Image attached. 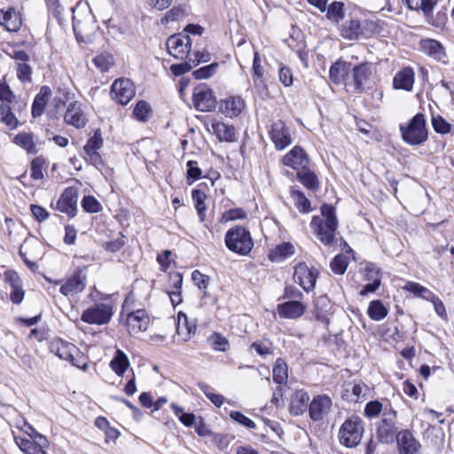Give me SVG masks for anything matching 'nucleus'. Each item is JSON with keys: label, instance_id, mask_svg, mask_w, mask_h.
Here are the masks:
<instances>
[{"label": "nucleus", "instance_id": "nucleus-38", "mask_svg": "<svg viewBox=\"0 0 454 454\" xmlns=\"http://www.w3.org/2000/svg\"><path fill=\"white\" fill-rule=\"evenodd\" d=\"M367 313L371 319L380 321L387 317V309L380 300H374L370 302Z\"/></svg>", "mask_w": 454, "mask_h": 454}, {"label": "nucleus", "instance_id": "nucleus-41", "mask_svg": "<svg viewBox=\"0 0 454 454\" xmlns=\"http://www.w3.org/2000/svg\"><path fill=\"white\" fill-rule=\"evenodd\" d=\"M152 113V108L149 103L145 100L138 101L133 110V116L137 121L145 122L148 121L150 114Z\"/></svg>", "mask_w": 454, "mask_h": 454}, {"label": "nucleus", "instance_id": "nucleus-11", "mask_svg": "<svg viewBox=\"0 0 454 454\" xmlns=\"http://www.w3.org/2000/svg\"><path fill=\"white\" fill-rule=\"evenodd\" d=\"M351 76H349L348 85L353 86V91L361 93L365 90L372 75V65L364 62L354 67L351 66Z\"/></svg>", "mask_w": 454, "mask_h": 454}, {"label": "nucleus", "instance_id": "nucleus-22", "mask_svg": "<svg viewBox=\"0 0 454 454\" xmlns=\"http://www.w3.org/2000/svg\"><path fill=\"white\" fill-rule=\"evenodd\" d=\"M277 310L281 318L296 319L304 314L306 306L298 300L288 301L278 304Z\"/></svg>", "mask_w": 454, "mask_h": 454}, {"label": "nucleus", "instance_id": "nucleus-37", "mask_svg": "<svg viewBox=\"0 0 454 454\" xmlns=\"http://www.w3.org/2000/svg\"><path fill=\"white\" fill-rule=\"evenodd\" d=\"M290 193L292 198L295 200L296 207L301 213H309L311 211L310 200L306 198L301 191L292 187Z\"/></svg>", "mask_w": 454, "mask_h": 454}, {"label": "nucleus", "instance_id": "nucleus-21", "mask_svg": "<svg viewBox=\"0 0 454 454\" xmlns=\"http://www.w3.org/2000/svg\"><path fill=\"white\" fill-rule=\"evenodd\" d=\"M351 66L352 65L349 62L344 61L342 59H338L330 67V80L337 85L341 83H345L346 85H348Z\"/></svg>", "mask_w": 454, "mask_h": 454}, {"label": "nucleus", "instance_id": "nucleus-28", "mask_svg": "<svg viewBox=\"0 0 454 454\" xmlns=\"http://www.w3.org/2000/svg\"><path fill=\"white\" fill-rule=\"evenodd\" d=\"M414 71L407 67L396 73L393 80L395 89L411 91L414 84Z\"/></svg>", "mask_w": 454, "mask_h": 454}, {"label": "nucleus", "instance_id": "nucleus-8", "mask_svg": "<svg viewBox=\"0 0 454 454\" xmlns=\"http://www.w3.org/2000/svg\"><path fill=\"white\" fill-rule=\"evenodd\" d=\"M369 25H372V23L368 20L350 19L341 24L340 33L346 40H358L369 36Z\"/></svg>", "mask_w": 454, "mask_h": 454}, {"label": "nucleus", "instance_id": "nucleus-43", "mask_svg": "<svg viewBox=\"0 0 454 454\" xmlns=\"http://www.w3.org/2000/svg\"><path fill=\"white\" fill-rule=\"evenodd\" d=\"M0 115L1 121L6 124L10 129H12L17 127L18 120L12 112V107L10 104L0 105Z\"/></svg>", "mask_w": 454, "mask_h": 454}, {"label": "nucleus", "instance_id": "nucleus-24", "mask_svg": "<svg viewBox=\"0 0 454 454\" xmlns=\"http://www.w3.org/2000/svg\"><path fill=\"white\" fill-rule=\"evenodd\" d=\"M64 121L67 124L72 125L76 129H82L86 126L87 119L81 109V105L77 101L69 104L64 116Z\"/></svg>", "mask_w": 454, "mask_h": 454}, {"label": "nucleus", "instance_id": "nucleus-23", "mask_svg": "<svg viewBox=\"0 0 454 454\" xmlns=\"http://www.w3.org/2000/svg\"><path fill=\"white\" fill-rule=\"evenodd\" d=\"M85 279V276L82 275L80 270H75L60 286V293L67 296L82 292L86 286Z\"/></svg>", "mask_w": 454, "mask_h": 454}, {"label": "nucleus", "instance_id": "nucleus-3", "mask_svg": "<svg viewBox=\"0 0 454 454\" xmlns=\"http://www.w3.org/2000/svg\"><path fill=\"white\" fill-rule=\"evenodd\" d=\"M364 432L363 419L357 415H353L348 418L339 429L340 443L347 448H355L360 443Z\"/></svg>", "mask_w": 454, "mask_h": 454}, {"label": "nucleus", "instance_id": "nucleus-60", "mask_svg": "<svg viewBox=\"0 0 454 454\" xmlns=\"http://www.w3.org/2000/svg\"><path fill=\"white\" fill-rule=\"evenodd\" d=\"M294 41V37L291 36V38L289 40H287V44L290 48L295 50L299 59H301V61L305 65L307 66L308 64V51H306V46H305V43L303 41H301L299 43H297V44L294 46L291 43L290 41Z\"/></svg>", "mask_w": 454, "mask_h": 454}, {"label": "nucleus", "instance_id": "nucleus-4", "mask_svg": "<svg viewBox=\"0 0 454 454\" xmlns=\"http://www.w3.org/2000/svg\"><path fill=\"white\" fill-rule=\"evenodd\" d=\"M402 138L410 145H419L427 140L426 119L423 114H415L410 122L404 126L400 125Z\"/></svg>", "mask_w": 454, "mask_h": 454}, {"label": "nucleus", "instance_id": "nucleus-19", "mask_svg": "<svg viewBox=\"0 0 454 454\" xmlns=\"http://www.w3.org/2000/svg\"><path fill=\"white\" fill-rule=\"evenodd\" d=\"M282 161L284 165L294 169H305L309 167V158L302 147L295 145L283 157Z\"/></svg>", "mask_w": 454, "mask_h": 454}, {"label": "nucleus", "instance_id": "nucleus-46", "mask_svg": "<svg viewBox=\"0 0 454 454\" xmlns=\"http://www.w3.org/2000/svg\"><path fill=\"white\" fill-rule=\"evenodd\" d=\"M171 408L180 422L185 427H192L194 424L195 416L193 413L185 412L182 407L176 403H172Z\"/></svg>", "mask_w": 454, "mask_h": 454}, {"label": "nucleus", "instance_id": "nucleus-49", "mask_svg": "<svg viewBox=\"0 0 454 454\" xmlns=\"http://www.w3.org/2000/svg\"><path fill=\"white\" fill-rule=\"evenodd\" d=\"M209 341L215 350L225 352L229 349V340L219 333H214L209 337Z\"/></svg>", "mask_w": 454, "mask_h": 454}, {"label": "nucleus", "instance_id": "nucleus-54", "mask_svg": "<svg viewBox=\"0 0 454 454\" xmlns=\"http://www.w3.org/2000/svg\"><path fill=\"white\" fill-rule=\"evenodd\" d=\"M103 145V138L101 135V131L97 129L94 132V135L90 137L83 146L84 152L97 151L100 149Z\"/></svg>", "mask_w": 454, "mask_h": 454}, {"label": "nucleus", "instance_id": "nucleus-39", "mask_svg": "<svg viewBox=\"0 0 454 454\" xmlns=\"http://www.w3.org/2000/svg\"><path fill=\"white\" fill-rule=\"evenodd\" d=\"M326 18L334 22H340L344 18V4L334 1L326 7Z\"/></svg>", "mask_w": 454, "mask_h": 454}, {"label": "nucleus", "instance_id": "nucleus-16", "mask_svg": "<svg viewBox=\"0 0 454 454\" xmlns=\"http://www.w3.org/2000/svg\"><path fill=\"white\" fill-rule=\"evenodd\" d=\"M332 399L326 395H317L313 397L309 404V419L317 422L322 420L331 411Z\"/></svg>", "mask_w": 454, "mask_h": 454}, {"label": "nucleus", "instance_id": "nucleus-2", "mask_svg": "<svg viewBox=\"0 0 454 454\" xmlns=\"http://www.w3.org/2000/svg\"><path fill=\"white\" fill-rule=\"evenodd\" d=\"M224 242L230 251L240 255H247L254 247V241L249 231L239 225L227 231Z\"/></svg>", "mask_w": 454, "mask_h": 454}, {"label": "nucleus", "instance_id": "nucleus-45", "mask_svg": "<svg viewBox=\"0 0 454 454\" xmlns=\"http://www.w3.org/2000/svg\"><path fill=\"white\" fill-rule=\"evenodd\" d=\"M330 307V300L325 295L318 296L315 301V315L316 318L320 321L325 319L327 308Z\"/></svg>", "mask_w": 454, "mask_h": 454}, {"label": "nucleus", "instance_id": "nucleus-30", "mask_svg": "<svg viewBox=\"0 0 454 454\" xmlns=\"http://www.w3.org/2000/svg\"><path fill=\"white\" fill-rule=\"evenodd\" d=\"M295 252L294 247L290 242H282L270 251L268 257L271 262H280L292 256Z\"/></svg>", "mask_w": 454, "mask_h": 454}, {"label": "nucleus", "instance_id": "nucleus-48", "mask_svg": "<svg viewBox=\"0 0 454 454\" xmlns=\"http://www.w3.org/2000/svg\"><path fill=\"white\" fill-rule=\"evenodd\" d=\"M17 78L22 83H30L32 82L33 68L27 63H17Z\"/></svg>", "mask_w": 454, "mask_h": 454}, {"label": "nucleus", "instance_id": "nucleus-14", "mask_svg": "<svg viewBox=\"0 0 454 454\" xmlns=\"http://www.w3.org/2000/svg\"><path fill=\"white\" fill-rule=\"evenodd\" d=\"M168 53L177 59H184L187 57L192 48V41L188 35L176 34L167 40Z\"/></svg>", "mask_w": 454, "mask_h": 454}, {"label": "nucleus", "instance_id": "nucleus-1", "mask_svg": "<svg viewBox=\"0 0 454 454\" xmlns=\"http://www.w3.org/2000/svg\"><path fill=\"white\" fill-rule=\"evenodd\" d=\"M323 217L314 215L310 227L316 237L326 247H333L336 243V231L339 225L335 208L330 204H323L320 207Z\"/></svg>", "mask_w": 454, "mask_h": 454}, {"label": "nucleus", "instance_id": "nucleus-26", "mask_svg": "<svg viewBox=\"0 0 454 454\" xmlns=\"http://www.w3.org/2000/svg\"><path fill=\"white\" fill-rule=\"evenodd\" d=\"M367 391L368 387L364 382H348L344 385L341 397L347 402L356 403L366 396Z\"/></svg>", "mask_w": 454, "mask_h": 454}, {"label": "nucleus", "instance_id": "nucleus-63", "mask_svg": "<svg viewBox=\"0 0 454 454\" xmlns=\"http://www.w3.org/2000/svg\"><path fill=\"white\" fill-rule=\"evenodd\" d=\"M254 86L255 90H257V93L260 95V97L264 99L269 95V90L267 84L263 79V76L262 77H253Z\"/></svg>", "mask_w": 454, "mask_h": 454}, {"label": "nucleus", "instance_id": "nucleus-40", "mask_svg": "<svg viewBox=\"0 0 454 454\" xmlns=\"http://www.w3.org/2000/svg\"><path fill=\"white\" fill-rule=\"evenodd\" d=\"M348 264V257L343 254H339L331 261L330 268L334 274L343 275L346 272Z\"/></svg>", "mask_w": 454, "mask_h": 454}, {"label": "nucleus", "instance_id": "nucleus-18", "mask_svg": "<svg viewBox=\"0 0 454 454\" xmlns=\"http://www.w3.org/2000/svg\"><path fill=\"white\" fill-rule=\"evenodd\" d=\"M419 50L434 60L447 64L448 56L443 45L435 39L424 38L419 41Z\"/></svg>", "mask_w": 454, "mask_h": 454}, {"label": "nucleus", "instance_id": "nucleus-32", "mask_svg": "<svg viewBox=\"0 0 454 454\" xmlns=\"http://www.w3.org/2000/svg\"><path fill=\"white\" fill-rule=\"evenodd\" d=\"M109 365L118 376H122L129 366V360L122 350L117 349Z\"/></svg>", "mask_w": 454, "mask_h": 454}, {"label": "nucleus", "instance_id": "nucleus-57", "mask_svg": "<svg viewBox=\"0 0 454 454\" xmlns=\"http://www.w3.org/2000/svg\"><path fill=\"white\" fill-rule=\"evenodd\" d=\"M383 405L382 403L378 401H370L365 404L364 407V415L368 418H375L377 417L380 412L383 413Z\"/></svg>", "mask_w": 454, "mask_h": 454}, {"label": "nucleus", "instance_id": "nucleus-31", "mask_svg": "<svg viewBox=\"0 0 454 454\" xmlns=\"http://www.w3.org/2000/svg\"><path fill=\"white\" fill-rule=\"evenodd\" d=\"M196 328V325L188 321L185 314L179 313L178 322L176 325V333L183 339V340L187 341L190 340L191 336L195 333Z\"/></svg>", "mask_w": 454, "mask_h": 454}, {"label": "nucleus", "instance_id": "nucleus-59", "mask_svg": "<svg viewBox=\"0 0 454 454\" xmlns=\"http://www.w3.org/2000/svg\"><path fill=\"white\" fill-rule=\"evenodd\" d=\"M192 279L199 289L204 292V296H206V289L208 286L209 277L196 270L192 273Z\"/></svg>", "mask_w": 454, "mask_h": 454}, {"label": "nucleus", "instance_id": "nucleus-52", "mask_svg": "<svg viewBox=\"0 0 454 454\" xmlns=\"http://www.w3.org/2000/svg\"><path fill=\"white\" fill-rule=\"evenodd\" d=\"M45 164V159L43 156L35 158L31 162V178L40 180L43 178V168Z\"/></svg>", "mask_w": 454, "mask_h": 454}, {"label": "nucleus", "instance_id": "nucleus-10", "mask_svg": "<svg viewBox=\"0 0 454 454\" xmlns=\"http://www.w3.org/2000/svg\"><path fill=\"white\" fill-rule=\"evenodd\" d=\"M50 349L59 358L69 361L77 367H82L83 369L87 367L86 364L81 366L78 362H75V356H80L81 352L73 343L62 339H56L51 342Z\"/></svg>", "mask_w": 454, "mask_h": 454}, {"label": "nucleus", "instance_id": "nucleus-15", "mask_svg": "<svg viewBox=\"0 0 454 454\" xmlns=\"http://www.w3.org/2000/svg\"><path fill=\"white\" fill-rule=\"evenodd\" d=\"M77 201L78 189L74 186L67 187L58 200L56 208L67 214L68 217L73 218L78 211Z\"/></svg>", "mask_w": 454, "mask_h": 454}, {"label": "nucleus", "instance_id": "nucleus-62", "mask_svg": "<svg viewBox=\"0 0 454 454\" xmlns=\"http://www.w3.org/2000/svg\"><path fill=\"white\" fill-rule=\"evenodd\" d=\"M4 280L6 284H8L11 288L12 286L22 284V280L18 274V272L14 270H7L4 273Z\"/></svg>", "mask_w": 454, "mask_h": 454}, {"label": "nucleus", "instance_id": "nucleus-55", "mask_svg": "<svg viewBox=\"0 0 454 454\" xmlns=\"http://www.w3.org/2000/svg\"><path fill=\"white\" fill-rule=\"evenodd\" d=\"M217 67V63H212L210 65L201 67L199 69L195 70L192 73V75L197 80L207 79L211 77L215 73Z\"/></svg>", "mask_w": 454, "mask_h": 454}, {"label": "nucleus", "instance_id": "nucleus-5", "mask_svg": "<svg viewBox=\"0 0 454 454\" xmlns=\"http://www.w3.org/2000/svg\"><path fill=\"white\" fill-rule=\"evenodd\" d=\"M396 411L389 406L384 408L381 419L376 423V437L380 443L392 444L399 434Z\"/></svg>", "mask_w": 454, "mask_h": 454}, {"label": "nucleus", "instance_id": "nucleus-56", "mask_svg": "<svg viewBox=\"0 0 454 454\" xmlns=\"http://www.w3.org/2000/svg\"><path fill=\"white\" fill-rule=\"evenodd\" d=\"M230 418L231 419H233L235 422L242 425L243 427H247V428H249V429H254L255 428V423L250 419L249 418H247V416H245L242 412L240 411H231L230 412Z\"/></svg>", "mask_w": 454, "mask_h": 454}, {"label": "nucleus", "instance_id": "nucleus-33", "mask_svg": "<svg viewBox=\"0 0 454 454\" xmlns=\"http://www.w3.org/2000/svg\"><path fill=\"white\" fill-rule=\"evenodd\" d=\"M297 179L310 191H317L319 188V181L317 175L308 167L297 172Z\"/></svg>", "mask_w": 454, "mask_h": 454}, {"label": "nucleus", "instance_id": "nucleus-27", "mask_svg": "<svg viewBox=\"0 0 454 454\" xmlns=\"http://www.w3.org/2000/svg\"><path fill=\"white\" fill-rule=\"evenodd\" d=\"M51 94V90L49 86L43 85L40 88L32 104L31 114L34 118H38L43 115Z\"/></svg>", "mask_w": 454, "mask_h": 454}, {"label": "nucleus", "instance_id": "nucleus-64", "mask_svg": "<svg viewBox=\"0 0 454 454\" xmlns=\"http://www.w3.org/2000/svg\"><path fill=\"white\" fill-rule=\"evenodd\" d=\"M279 81L286 87L291 86L293 84V73L291 69L287 67H282L278 71Z\"/></svg>", "mask_w": 454, "mask_h": 454}, {"label": "nucleus", "instance_id": "nucleus-44", "mask_svg": "<svg viewBox=\"0 0 454 454\" xmlns=\"http://www.w3.org/2000/svg\"><path fill=\"white\" fill-rule=\"evenodd\" d=\"M406 289L411 292V294L421 297L427 301H431L434 299V296L435 295L433 292H431L427 287L421 286L419 283L415 282H408Z\"/></svg>", "mask_w": 454, "mask_h": 454}, {"label": "nucleus", "instance_id": "nucleus-12", "mask_svg": "<svg viewBox=\"0 0 454 454\" xmlns=\"http://www.w3.org/2000/svg\"><path fill=\"white\" fill-rule=\"evenodd\" d=\"M318 275L319 271L316 268H309L305 262H300L294 267V279L307 293L315 288Z\"/></svg>", "mask_w": 454, "mask_h": 454}, {"label": "nucleus", "instance_id": "nucleus-53", "mask_svg": "<svg viewBox=\"0 0 454 454\" xmlns=\"http://www.w3.org/2000/svg\"><path fill=\"white\" fill-rule=\"evenodd\" d=\"M92 62L98 69H100L101 72H106L109 70L113 64V58L109 54L102 53L97 55L92 59Z\"/></svg>", "mask_w": 454, "mask_h": 454}, {"label": "nucleus", "instance_id": "nucleus-34", "mask_svg": "<svg viewBox=\"0 0 454 454\" xmlns=\"http://www.w3.org/2000/svg\"><path fill=\"white\" fill-rule=\"evenodd\" d=\"M244 100L240 97H231L221 105L223 111L229 116H238L244 108Z\"/></svg>", "mask_w": 454, "mask_h": 454}, {"label": "nucleus", "instance_id": "nucleus-47", "mask_svg": "<svg viewBox=\"0 0 454 454\" xmlns=\"http://www.w3.org/2000/svg\"><path fill=\"white\" fill-rule=\"evenodd\" d=\"M0 100L2 101V104L18 103L16 101L15 94L10 88L4 77L0 80Z\"/></svg>", "mask_w": 454, "mask_h": 454}, {"label": "nucleus", "instance_id": "nucleus-42", "mask_svg": "<svg viewBox=\"0 0 454 454\" xmlns=\"http://www.w3.org/2000/svg\"><path fill=\"white\" fill-rule=\"evenodd\" d=\"M14 143L23 147L28 153H35L33 136L29 133H20L14 137Z\"/></svg>", "mask_w": 454, "mask_h": 454}, {"label": "nucleus", "instance_id": "nucleus-58", "mask_svg": "<svg viewBox=\"0 0 454 454\" xmlns=\"http://www.w3.org/2000/svg\"><path fill=\"white\" fill-rule=\"evenodd\" d=\"M432 125L434 131L440 134H447L451 129V125L440 115L432 118Z\"/></svg>", "mask_w": 454, "mask_h": 454}, {"label": "nucleus", "instance_id": "nucleus-9", "mask_svg": "<svg viewBox=\"0 0 454 454\" xmlns=\"http://www.w3.org/2000/svg\"><path fill=\"white\" fill-rule=\"evenodd\" d=\"M269 135L278 151L286 149L293 142L290 129L282 120H278L271 123Z\"/></svg>", "mask_w": 454, "mask_h": 454}, {"label": "nucleus", "instance_id": "nucleus-7", "mask_svg": "<svg viewBox=\"0 0 454 454\" xmlns=\"http://www.w3.org/2000/svg\"><path fill=\"white\" fill-rule=\"evenodd\" d=\"M135 94V86L128 78H119L111 86V98L120 105H127L134 98Z\"/></svg>", "mask_w": 454, "mask_h": 454}, {"label": "nucleus", "instance_id": "nucleus-61", "mask_svg": "<svg viewBox=\"0 0 454 454\" xmlns=\"http://www.w3.org/2000/svg\"><path fill=\"white\" fill-rule=\"evenodd\" d=\"M16 442L20 449L26 454H33L38 448L35 442L26 438H16Z\"/></svg>", "mask_w": 454, "mask_h": 454}, {"label": "nucleus", "instance_id": "nucleus-20", "mask_svg": "<svg viewBox=\"0 0 454 454\" xmlns=\"http://www.w3.org/2000/svg\"><path fill=\"white\" fill-rule=\"evenodd\" d=\"M150 317L145 309H137L128 314L126 325L129 333H137L147 330Z\"/></svg>", "mask_w": 454, "mask_h": 454}, {"label": "nucleus", "instance_id": "nucleus-29", "mask_svg": "<svg viewBox=\"0 0 454 454\" xmlns=\"http://www.w3.org/2000/svg\"><path fill=\"white\" fill-rule=\"evenodd\" d=\"M0 26L10 32H17L21 26L20 14L14 8L0 10Z\"/></svg>", "mask_w": 454, "mask_h": 454}, {"label": "nucleus", "instance_id": "nucleus-25", "mask_svg": "<svg viewBox=\"0 0 454 454\" xmlns=\"http://www.w3.org/2000/svg\"><path fill=\"white\" fill-rule=\"evenodd\" d=\"M309 395L304 389L296 390L290 401L289 411L293 416H301L309 411Z\"/></svg>", "mask_w": 454, "mask_h": 454}, {"label": "nucleus", "instance_id": "nucleus-36", "mask_svg": "<svg viewBox=\"0 0 454 454\" xmlns=\"http://www.w3.org/2000/svg\"><path fill=\"white\" fill-rule=\"evenodd\" d=\"M192 198L194 201L195 208L200 222H204L206 218L205 212L207 210V206L205 204V200L207 199L206 193L200 189H194L192 192Z\"/></svg>", "mask_w": 454, "mask_h": 454}, {"label": "nucleus", "instance_id": "nucleus-51", "mask_svg": "<svg viewBox=\"0 0 454 454\" xmlns=\"http://www.w3.org/2000/svg\"><path fill=\"white\" fill-rule=\"evenodd\" d=\"M187 171H186V178L188 184H192L193 182L200 179L202 177V171L198 167V162L196 160H189L187 162Z\"/></svg>", "mask_w": 454, "mask_h": 454}, {"label": "nucleus", "instance_id": "nucleus-13", "mask_svg": "<svg viewBox=\"0 0 454 454\" xmlns=\"http://www.w3.org/2000/svg\"><path fill=\"white\" fill-rule=\"evenodd\" d=\"M112 315V307L100 303L85 309L82 314L81 319L90 325H105L110 321Z\"/></svg>", "mask_w": 454, "mask_h": 454}, {"label": "nucleus", "instance_id": "nucleus-6", "mask_svg": "<svg viewBox=\"0 0 454 454\" xmlns=\"http://www.w3.org/2000/svg\"><path fill=\"white\" fill-rule=\"evenodd\" d=\"M192 101L195 109L200 112L215 111L217 104L213 90L206 84H200L194 88Z\"/></svg>", "mask_w": 454, "mask_h": 454}, {"label": "nucleus", "instance_id": "nucleus-17", "mask_svg": "<svg viewBox=\"0 0 454 454\" xmlns=\"http://www.w3.org/2000/svg\"><path fill=\"white\" fill-rule=\"evenodd\" d=\"M395 442L398 454H418L421 449L420 442L409 429L399 431Z\"/></svg>", "mask_w": 454, "mask_h": 454}, {"label": "nucleus", "instance_id": "nucleus-50", "mask_svg": "<svg viewBox=\"0 0 454 454\" xmlns=\"http://www.w3.org/2000/svg\"><path fill=\"white\" fill-rule=\"evenodd\" d=\"M82 209L87 213H98L102 210L100 202L93 196L86 195L81 202Z\"/></svg>", "mask_w": 454, "mask_h": 454}, {"label": "nucleus", "instance_id": "nucleus-35", "mask_svg": "<svg viewBox=\"0 0 454 454\" xmlns=\"http://www.w3.org/2000/svg\"><path fill=\"white\" fill-rule=\"evenodd\" d=\"M273 381L277 384H285L287 380V364L283 358H278L272 370Z\"/></svg>", "mask_w": 454, "mask_h": 454}]
</instances>
